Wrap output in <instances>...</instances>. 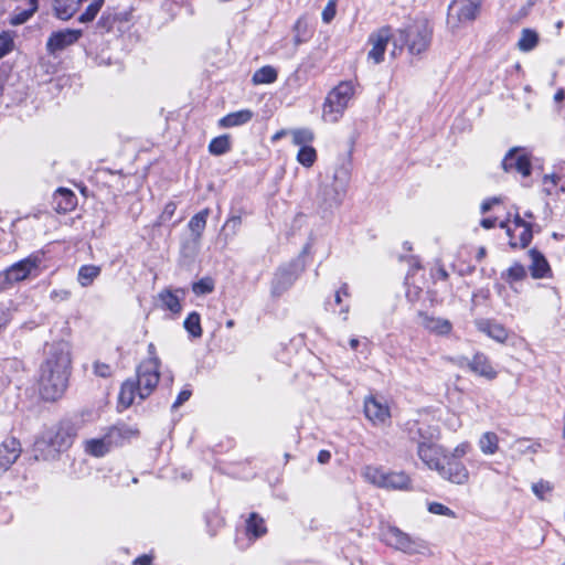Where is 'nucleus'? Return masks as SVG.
I'll return each instance as SVG.
<instances>
[{
    "mask_svg": "<svg viewBox=\"0 0 565 565\" xmlns=\"http://www.w3.org/2000/svg\"><path fill=\"white\" fill-rule=\"evenodd\" d=\"M71 295V291L67 289H54L51 291L50 297L54 301H66Z\"/></svg>",
    "mask_w": 565,
    "mask_h": 565,
    "instance_id": "nucleus-54",
    "label": "nucleus"
},
{
    "mask_svg": "<svg viewBox=\"0 0 565 565\" xmlns=\"http://www.w3.org/2000/svg\"><path fill=\"white\" fill-rule=\"evenodd\" d=\"M231 150V140L227 135L215 137L209 145V151L214 156H221Z\"/></svg>",
    "mask_w": 565,
    "mask_h": 565,
    "instance_id": "nucleus-38",
    "label": "nucleus"
},
{
    "mask_svg": "<svg viewBox=\"0 0 565 565\" xmlns=\"http://www.w3.org/2000/svg\"><path fill=\"white\" fill-rule=\"evenodd\" d=\"M94 373L100 377H108L111 375V367H110V365H108L106 363L95 362L94 363Z\"/></svg>",
    "mask_w": 565,
    "mask_h": 565,
    "instance_id": "nucleus-52",
    "label": "nucleus"
},
{
    "mask_svg": "<svg viewBox=\"0 0 565 565\" xmlns=\"http://www.w3.org/2000/svg\"><path fill=\"white\" fill-rule=\"evenodd\" d=\"M191 394H192V392L190 390H188V388L182 390L179 393L175 402L173 403L172 408L175 409V408L180 407L183 403H185L191 397Z\"/></svg>",
    "mask_w": 565,
    "mask_h": 565,
    "instance_id": "nucleus-55",
    "label": "nucleus"
},
{
    "mask_svg": "<svg viewBox=\"0 0 565 565\" xmlns=\"http://www.w3.org/2000/svg\"><path fill=\"white\" fill-rule=\"evenodd\" d=\"M13 49V39L12 36L3 32L0 34V58L10 53Z\"/></svg>",
    "mask_w": 565,
    "mask_h": 565,
    "instance_id": "nucleus-49",
    "label": "nucleus"
},
{
    "mask_svg": "<svg viewBox=\"0 0 565 565\" xmlns=\"http://www.w3.org/2000/svg\"><path fill=\"white\" fill-rule=\"evenodd\" d=\"M254 117V113L249 109H242L238 111L230 113L218 120V126L222 128H232L247 124Z\"/></svg>",
    "mask_w": 565,
    "mask_h": 565,
    "instance_id": "nucleus-25",
    "label": "nucleus"
},
{
    "mask_svg": "<svg viewBox=\"0 0 565 565\" xmlns=\"http://www.w3.org/2000/svg\"><path fill=\"white\" fill-rule=\"evenodd\" d=\"M391 39L392 30L390 26H383L371 33L369 43L372 45V49L367 56L375 64H379L384 60V53Z\"/></svg>",
    "mask_w": 565,
    "mask_h": 565,
    "instance_id": "nucleus-14",
    "label": "nucleus"
},
{
    "mask_svg": "<svg viewBox=\"0 0 565 565\" xmlns=\"http://www.w3.org/2000/svg\"><path fill=\"white\" fill-rule=\"evenodd\" d=\"M561 177L556 173H552V174H545L543 177V183L546 184L547 182H551L552 185H556L559 181H561Z\"/></svg>",
    "mask_w": 565,
    "mask_h": 565,
    "instance_id": "nucleus-60",
    "label": "nucleus"
},
{
    "mask_svg": "<svg viewBox=\"0 0 565 565\" xmlns=\"http://www.w3.org/2000/svg\"><path fill=\"white\" fill-rule=\"evenodd\" d=\"M407 433L411 441L420 446L440 439V429L436 425L426 423L413 422L407 424Z\"/></svg>",
    "mask_w": 565,
    "mask_h": 565,
    "instance_id": "nucleus-11",
    "label": "nucleus"
},
{
    "mask_svg": "<svg viewBox=\"0 0 565 565\" xmlns=\"http://www.w3.org/2000/svg\"><path fill=\"white\" fill-rule=\"evenodd\" d=\"M104 0H94L86 10L79 15L78 21L82 23L90 22L95 19L103 7Z\"/></svg>",
    "mask_w": 565,
    "mask_h": 565,
    "instance_id": "nucleus-44",
    "label": "nucleus"
},
{
    "mask_svg": "<svg viewBox=\"0 0 565 565\" xmlns=\"http://www.w3.org/2000/svg\"><path fill=\"white\" fill-rule=\"evenodd\" d=\"M523 226H531V224L525 222L519 214H516L514 217V228L513 230H518Z\"/></svg>",
    "mask_w": 565,
    "mask_h": 565,
    "instance_id": "nucleus-63",
    "label": "nucleus"
},
{
    "mask_svg": "<svg viewBox=\"0 0 565 565\" xmlns=\"http://www.w3.org/2000/svg\"><path fill=\"white\" fill-rule=\"evenodd\" d=\"M331 459V454L328 450H320L318 454V461L322 465L328 463Z\"/></svg>",
    "mask_w": 565,
    "mask_h": 565,
    "instance_id": "nucleus-62",
    "label": "nucleus"
},
{
    "mask_svg": "<svg viewBox=\"0 0 565 565\" xmlns=\"http://www.w3.org/2000/svg\"><path fill=\"white\" fill-rule=\"evenodd\" d=\"M477 328L479 331L486 333L489 338L503 343L508 339V331L507 329L497 322H493L488 319H482L476 322Z\"/></svg>",
    "mask_w": 565,
    "mask_h": 565,
    "instance_id": "nucleus-23",
    "label": "nucleus"
},
{
    "mask_svg": "<svg viewBox=\"0 0 565 565\" xmlns=\"http://www.w3.org/2000/svg\"><path fill=\"white\" fill-rule=\"evenodd\" d=\"M241 224H242V217L238 215H235V216L230 217L226 221L225 225L228 227L232 226L233 232L235 233L238 230V227L241 226Z\"/></svg>",
    "mask_w": 565,
    "mask_h": 565,
    "instance_id": "nucleus-58",
    "label": "nucleus"
},
{
    "mask_svg": "<svg viewBox=\"0 0 565 565\" xmlns=\"http://www.w3.org/2000/svg\"><path fill=\"white\" fill-rule=\"evenodd\" d=\"M419 318H420V324L429 332H433V333H436L439 335H445V334L450 333V331H451L452 326H451L450 321L447 319L430 317V316H428L426 313H422V312L419 313Z\"/></svg>",
    "mask_w": 565,
    "mask_h": 565,
    "instance_id": "nucleus-22",
    "label": "nucleus"
},
{
    "mask_svg": "<svg viewBox=\"0 0 565 565\" xmlns=\"http://www.w3.org/2000/svg\"><path fill=\"white\" fill-rule=\"evenodd\" d=\"M158 298L161 302V307L173 312L180 313L182 310V306L179 297L175 292L170 289H163L159 292Z\"/></svg>",
    "mask_w": 565,
    "mask_h": 565,
    "instance_id": "nucleus-30",
    "label": "nucleus"
},
{
    "mask_svg": "<svg viewBox=\"0 0 565 565\" xmlns=\"http://www.w3.org/2000/svg\"><path fill=\"white\" fill-rule=\"evenodd\" d=\"M317 159V152L315 148L309 146H303L300 148L297 160L299 163H301L303 167H311Z\"/></svg>",
    "mask_w": 565,
    "mask_h": 565,
    "instance_id": "nucleus-43",
    "label": "nucleus"
},
{
    "mask_svg": "<svg viewBox=\"0 0 565 565\" xmlns=\"http://www.w3.org/2000/svg\"><path fill=\"white\" fill-rule=\"evenodd\" d=\"M122 20L121 14L110 9L103 12L102 17L97 22V28L104 32L110 31L117 21Z\"/></svg>",
    "mask_w": 565,
    "mask_h": 565,
    "instance_id": "nucleus-40",
    "label": "nucleus"
},
{
    "mask_svg": "<svg viewBox=\"0 0 565 565\" xmlns=\"http://www.w3.org/2000/svg\"><path fill=\"white\" fill-rule=\"evenodd\" d=\"M277 71L270 65H266L257 70L252 78L255 85L271 84L277 79Z\"/></svg>",
    "mask_w": 565,
    "mask_h": 565,
    "instance_id": "nucleus-37",
    "label": "nucleus"
},
{
    "mask_svg": "<svg viewBox=\"0 0 565 565\" xmlns=\"http://www.w3.org/2000/svg\"><path fill=\"white\" fill-rule=\"evenodd\" d=\"M500 227L502 228H505L507 230V234L508 236L510 237V246L512 248H515L518 246L524 248L526 247L531 241H532V225L531 226H523V227H520L521 228V232L518 236V238L515 237L514 235V231L515 230H512L511 227L508 226L507 222H501L500 223Z\"/></svg>",
    "mask_w": 565,
    "mask_h": 565,
    "instance_id": "nucleus-24",
    "label": "nucleus"
},
{
    "mask_svg": "<svg viewBox=\"0 0 565 565\" xmlns=\"http://www.w3.org/2000/svg\"><path fill=\"white\" fill-rule=\"evenodd\" d=\"M480 450L484 455H494L499 449V437L495 433L487 431L479 439Z\"/></svg>",
    "mask_w": 565,
    "mask_h": 565,
    "instance_id": "nucleus-36",
    "label": "nucleus"
},
{
    "mask_svg": "<svg viewBox=\"0 0 565 565\" xmlns=\"http://www.w3.org/2000/svg\"><path fill=\"white\" fill-rule=\"evenodd\" d=\"M539 44V34L532 29H523L518 41V49L521 52H530Z\"/></svg>",
    "mask_w": 565,
    "mask_h": 565,
    "instance_id": "nucleus-33",
    "label": "nucleus"
},
{
    "mask_svg": "<svg viewBox=\"0 0 565 565\" xmlns=\"http://www.w3.org/2000/svg\"><path fill=\"white\" fill-rule=\"evenodd\" d=\"M82 36L81 30L65 29L62 31L53 32L46 42V51L50 54L63 51L64 49L76 43Z\"/></svg>",
    "mask_w": 565,
    "mask_h": 565,
    "instance_id": "nucleus-13",
    "label": "nucleus"
},
{
    "mask_svg": "<svg viewBox=\"0 0 565 565\" xmlns=\"http://www.w3.org/2000/svg\"><path fill=\"white\" fill-rule=\"evenodd\" d=\"M214 290V280L211 277H204L192 285V291L196 296L211 294Z\"/></svg>",
    "mask_w": 565,
    "mask_h": 565,
    "instance_id": "nucleus-45",
    "label": "nucleus"
},
{
    "mask_svg": "<svg viewBox=\"0 0 565 565\" xmlns=\"http://www.w3.org/2000/svg\"><path fill=\"white\" fill-rule=\"evenodd\" d=\"M502 169L505 172L516 171L522 177H530L532 173V164L530 157L524 148H511L502 160Z\"/></svg>",
    "mask_w": 565,
    "mask_h": 565,
    "instance_id": "nucleus-8",
    "label": "nucleus"
},
{
    "mask_svg": "<svg viewBox=\"0 0 565 565\" xmlns=\"http://www.w3.org/2000/svg\"><path fill=\"white\" fill-rule=\"evenodd\" d=\"M82 0H54V12L61 20L71 19L78 10Z\"/></svg>",
    "mask_w": 565,
    "mask_h": 565,
    "instance_id": "nucleus-28",
    "label": "nucleus"
},
{
    "mask_svg": "<svg viewBox=\"0 0 565 565\" xmlns=\"http://www.w3.org/2000/svg\"><path fill=\"white\" fill-rule=\"evenodd\" d=\"M428 511L430 513L437 514V515H444V516H448L451 519L457 518V514L455 513V511H452L451 509H449L448 507H446L439 502H430L428 504Z\"/></svg>",
    "mask_w": 565,
    "mask_h": 565,
    "instance_id": "nucleus-48",
    "label": "nucleus"
},
{
    "mask_svg": "<svg viewBox=\"0 0 565 565\" xmlns=\"http://www.w3.org/2000/svg\"><path fill=\"white\" fill-rule=\"evenodd\" d=\"M534 4H535V0H529L526 2V4L523 6L519 10V13H518L519 18L522 19V18L526 17Z\"/></svg>",
    "mask_w": 565,
    "mask_h": 565,
    "instance_id": "nucleus-59",
    "label": "nucleus"
},
{
    "mask_svg": "<svg viewBox=\"0 0 565 565\" xmlns=\"http://www.w3.org/2000/svg\"><path fill=\"white\" fill-rule=\"evenodd\" d=\"M527 276V270L524 265L515 262L505 271L501 274V278L509 285L513 282L524 280Z\"/></svg>",
    "mask_w": 565,
    "mask_h": 565,
    "instance_id": "nucleus-32",
    "label": "nucleus"
},
{
    "mask_svg": "<svg viewBox=\"0 0 565 565\" xmlns=\"http://www.w3.org/2000/svg\"><path fill=\"white\" fill-rule=\"evenodd\" d=\"M455 7H457V20L460 23L475 21L480 11V2L473 0H455L449 6V10Z\"/></svg>",
    "mask_w": 565,
    "mask_h": 565,
    "instance_id": "nucleus-20",
    "label": "nucleus"
},
{
    "mask_svg": "<svg viewBox=\"0 0 565 565\" xmlns=\"http://www.w3.org/2000/svg\"><path fill=\"white\" fill-rule=\"evenodd\" d=\"M349 181V171L341 167L334 172V184L323 190V200L329 207L339 206L345 194V186Z\"/></svg>",
    "mask_w": 565,
    "mask_h": 565,
    "instance_id": "nucleus-10",
    "label": "nucleus"
},
{
    "mask_svg": "<svg viewBox=\"0 0 565 565\" xmlns=\"http://www.w3.org/2000/svg\"><path fill=\"white\" fill-rule=\"evenodd\" d=\"M294 282V277L288 270H280L273 280L271 291L275 296L281 295Z\"/></svg>",
    "mask_w": 565,
    "mask_h": 565,
    "instance_id": "nucleus-35",
    "label": "nucleus"
},
{
    "mask_svg": "<svg viewBox=\"0 0 565 565\" xmlns=\"http://www.w3.org/2000/svg\"><path fill=\"white\" fill-rule=\"evenodd\" d=\"M499 203H500L499 198H489L482 202L481 212L487 213L492 209L493 205L499 204Z\"/></svg>",
    "mask_w": 565,
    "mask_h": 565,
    "instance_id": "nucleus-57",
    "label": "nucleus"
},
{
    "mask_svg": "<svg viewBox=\"0 0 565 565\" xmlns=\"http://www.w3.org/2000/svg\"><path fill=\"white\" fill-rule=\"evenodd\" d=\"M45 358L39 371V392L43 399L55 402L68 386L71 374V347L66 341H57L45 347Z\"/></svg>",
    "mask_w": 565,
    "mask_h": 565,
    "instance_id": "nucleus-1",
    "label": "nucleus"
},
{
    "mask_svg": "<svg viewBox=\"0 0 565 565\" xmlns=\"http://www.w3.org/2000/svg\"><path fill=\"white\" fill-rule=\"evenodd\" d=\"M138 431L132 429L126 424H118L113 427H109L106 434L104 435L109 448H114L122 445L125 441L131 439L137 436Z\"/></svg>",
    "mask_w": 565,
    "mask_h": 565,
    "instance_id": "nucleus-19",
    "label": "nucleus"
},
{
    "mask_svg": "<svg viewBox=\"0 0 565 565\" xmlns=\"http://www.w3.org/2000/svg\"><path fill=\"white\" fill-rule=\"evenodd\" d=\"M36 10H38V6H34V3L30 4V9L23 10L20 13L15 14L12 18L11 23L13 25H19V24L26 22Z\"/></svg>",
    "mask_w": 565,
    "mask_h": 565,
    "instance_id": "nucleus-50",
    "label": "nucleus"
},
{
    "mask_svg": "<svg viewBox=\"0 0 565 565\" xmlns=\"http://www.w3.org/2000/svg\"><path fill=\"white\" fill-rule=\"evenodd\" d=\"M294 43L295 45H300L303 42H307L311 35L308 22L305 18H299L294 26Z\"/></svg>",
    "mask_w": 565,
    "mask_h": 565,
    "instance_id": "nucleus-39",
    "label": "nucleus"
},
{
    "mask_svg": "<svg viewBox=\"0 0 565 565\" xmlns=\"http://www.w3.org/2000/svg\"><path fill=\"white\" fill-rule=\"evenodd\" d=\"M40 258L38 256H29L7 268L3 273V281L7 285H13L30 277L38 270Z\"/></svg>",
    "mask_w": 565,
    "mask_h": 565,
    "instance_id": "nucleus-7",
    "label": "nucleus"
},
{
    "mask_svg": "<svg viewBox=\"0 0 565 565\" xmlns=\"http://www.w3.org/2000/svg\"><path fill=\"white\" fill-rule=\"evenodd\" d=\"M465 362L470 371L480 376H483L488 380H493L497 377L495 370L492 367L489 359L483 353H476L471 360L463 358L459 361V365L463 366Z\"/></svg>",
    "mask_w": 565,
    "mask_h": 565,
    "instance_id": "nucleus-18",
    "label": "nucleus"
},
{
    "mask_svg": "<svg viewBox=\"0 0 565 565\" xmlns=\"http://www.w3.org/2000/svg\"><path fill=\"white\" fill-rule=\"evenodd\" d=\"M531 258L530 271L534 279L550 278L552 269L545 256L535 248L529 250Z\"/></svg>",
    "mask_w": 565,
    "mask_h": 565,
    "instance_id": "nucleus-21",
    "label": "nucleus"
},
{
    "mask_svg": "<svg viewBox=\"0 0 565 565\" xmlns=\"http://www.w3.org/2000/svg\"><path fill=\"white\" fill-rule=\"evenodd\" d=\"M184 329L193 338H200L202 335L201 318L195 311L191 312L183 322Z\"/></svg>",
    "mask_w": 565,
    "mask_h": 565,
    "instance_id": "nucleus-41",
    "label": "nucleus"
},
{
    "mask_svg": "<svg viewBox=\"0 0 565 565\" xmlns=\"http://www.w3.org/2000/svg\"><path fill=\"white\" fill-rule=\"evenodd\" d=\"M495 218H483L481 221V226L487 230L492 228L495 225Z\"/></svg>",
    "mask_w": 565,
    "mask_h": 565,
    "instance_id": "nucleus-64",
    "label": "nucleus"
},
{
    "mask_svg": "<svg viewBox=\"0 0 565 565\" xmlns=\"http://www.w3.org/2000/svg\"><path fill=\"white\" fill-rule=\"evenodd\" d=\"M363 478L379 487L392 490H409L412 489V480L408 475L403 471H388L381 467L366 466L362 471Z\"/></svg>",
    "mask_w": 565,
    "mask_h": 565,
    "instance_id": "nucleus-5",
    "label": "nucleus"
},
{
    "mask_svg": "<svg viewBox=\"0 0 565 565\" xmlns=\"http://www.w3.org/2000/svg\"><path fill=\"white\" fill-rule=\"evenodd\" d=\"M100 267L96 265H83L78 269L77 281L82 287L90 286L100 275Z\"/></svg>",
    "mask_w": 565,
    "mask_h": 565,
    "instance_id": "nucleus-31",
    "label": "nucleus"
},
{
    "mask_svg": "<svg viewBox=\"0 0 565 565\" xmlns=\"http://www.w3.org/2000/svg\"><path fill=\"white\" fill-rule=\"evenodd\" d=\"M553 484L546 480H540L532 484V491L540 500H545L546 497L553 491Z\"/></svg>",
    "mask_w": 565,
    "mask_h": 565,
    "instance_id": "nucleus-47",
    "label": "nucleus"
},
{
    "mask_svg": "<svg viewBox=\"0 0 565 565\" xmlns=\"http://www.w3.org/2000/svg\"><path fill=\"white\" fill-rule=\"evenodd\" d=\"M76 434L77 428L75 424L70 420H63L49 437V443L55 450L61 451L72 445Z\"/></svg>",
    "mask_w": 565,
    "mask_h": 565,
    "instance_id": "nucleus-15",
    "label": "nucleus"
},
{
    "mask_svg": "<svg viewBox=\"0 0 565 565\" xmlns=\"http://www.w3.org/2000/svg\"><path fill=\"white\" fill-rule=\"evenodd\" d=\"M246 532L254 539H259L267 533L265 520L256 512L249 514L246 520Z\"/></svg>",
    "mask_w": 565,
    "mask_h": 565,
    "instance_id": "nucleus-29",
    "label": "nucleus"
},
{
    "mask_svg": "<svg viewBox=\"0 0 565 565\" xmlns=\"http://www.w3.org/2000/svg\"><path fill=\"white\" fill-rule=\"evenodd\" d=\"M160 361L158 356L148 358L145 360L137 370V393L140 399L148 397L157 387L159 375Z\"/></svg>",
    "mask_w": 565,
    "mask_h": 565,
    "instance_id": "nucleus-6",
    "label": "nucleus"
},
{
    "mask_svg": "<svg viewBox=\"0 0 565 565\" xmlns=\"http://www.w3.org/2000/svg\"><path fill=\"white\" fill-rule=\"evenodd\" d=\"M137 391V385L134 381H126L121 385V390L119 393V403L124 407H129L135 398V392Z\"/></svg>",
    "mask_w": 565,
    "mask_h": 565,
    "instance_id": "nucleus-42",
    "label": "nucleus"
},
{
    "mask_svg": "<svg viewBox=\"0 0 565 565\" xmlns=\"http://www.w3.org/2000/svg\"><path fill=\"white\" fill-rule=\"evenodd\" d=\"M209 215L210 210L203 209L202 211L193 215L189 221L188 227L195 243H198L202 237Z\"/></svg>",
    "mask_w": 565,
    "mask_h": 565,
    "instance_id": "nucleus-27",
    "label": "nucleus"
},
{
    "mask_svg": "<svg viewBox=\"0 0 565 565\" xmlns=\"http://www.w3.org/2000/svg\"><path fill=\"white\" fill-rule=\"evenodd\" d=\"M55 210L66 213L76 206V195L68 189L60 188L54 194Z\"/></svg>",
    "mask_w": 565,
    "mask_h": 565,
    "instance_id": "nucleus-26",
    "label": "nucleus"
},
{
    "mask_svg": "<svg viewBox=\"0 0 565 565\" xmlns=\"http://www.w3.org/2000/svg\"><path fill=\"white\" fill-rule=\"evenodd\" d=\"M21 446L18 439L10 437L0 445V473L7 471L20 457Z\"/></svg>",
    "mask_w": 565,
    "mask_h": 565,
    "instance_id": "nucleus-17",
    "label": "nucleus"
},
{
    "mask_svg": "<svg viewBox=\"0 0 565 565\" xmlns=\"http://www.w3.org/2000/svg\"><path fill=\"white\" fill-rule=\"evenodd\" d=\"M175 210H177V205H175V203H173V202H169V203H168V204H166V206H164V210H163V212H162V214H161V218H162L163 221L170 220V218L173 216V214H174Z\"/></svg>",
    "mask_w": 565,
    "mask_h": 565,
    "instance_id": "nucleus-56",
    "label": "nucleus"
},
{
    "mask_svg": "<svg viewBox=\"0 0 565 565\" xmlns=\"http://www.w3.org/2000/svg\"><path fill=\"white\" fill-rule=\"evenodd\" d=\"M152 557L149 555H141L134 561V565H151Z\"/></svg>",
    "mask_w": 565,
    "mask_h": 565,
    "instance_id": "nucleus-61",
    "label": "nucleus"
},
{
    "mask_svg": "<svg viewBox=\"0 0 565 565\" xmlns=\"http://www.w3.org/2000/svg\"><path fill=\"white\" fill-rule=\"evenodd\" d=\"M444 461L446 463L443 462L436 471L440 478L459 486L469 481V471L462 462L449 457Z\"/></svg>",
    "mask_w": 565,
    "mask_h": 565,
    "instance_id": "nucleus-12",
    "label": "nucleus"
},
{
    "mask_svg": "<svg viewBox=\"0 0 565 565\" xmlns=\"http://www.w3.org/2000/svg\"><path fill=\"white\" fill-rule=\"evenodd\" d=\"M354 93V85L351 81L339 83L328 93L324 99L322 119L331 124L338 122L342 118Z\"/></svg>",
    "mask_w": 565,
    "mask_h": 565,
    "instance_id": "nucleus-2",
    "label": "nucleus"
},
{
    "mask_svg": "<svg viewBox=\"0 0 565 565\" xmlns=\"http://www.w3.org/2000/svg\"><path fill=\"white\" fill-rule=\"evenodd\" d=\"M109 450L110 448L105 436L85 441V451L94 457H103L109 452Z\"/></svg>",
    "mask_w": 565,
    "mask_h": 565,
    "instance_id": "nucleus-34",
    "label": "nucleus"
},
{
    "mask_svg": "<svg viewBox=\"0 0 565 565\" xmlns=\"http://www.w3.org/2000/svg\"><path fill=\"white\" fill-rule=\"evenodd\" d=\"M416 452L424 466L434 471H437L444 460L448 458L446 448L438 441L422 444L416 447Z\"/></svg>",
    "mask_w": 565,
    "mask_h": 565,
    "instance_id": "nucleus-9",
    "label": "nucleus"
},
{
    "mask_svg": "<svg viewBox=\"0 0 565 565\" xmlns=\"http://www.w3.org/2000/svg\"><path fill=\"white\" fill-rule=\"evenodd\" d=\"M335 15V0H330L322 11V20L330 23Z\"/></svg>",
    "mask_w": 565,
    "mask_h": 565,
    "instance_id": "nucleus-51",
    "label": "nucleus"
},
{
    "mask_svg": "<svg viewBox=\"0 0 565 565\" xmlns=\"http://www.w3.org/2000/svg\"><path fill=\"white\" fill-rule=\"evenodd\" d=\"M399 39L407 45L408 52L419 55L426 52L431 42L433 29L425 19L416 20L398 31Z\"/></svg>",
    "mask_w": 565,
    "mask_h": 565,
    "instance_id": "nucleus-4",
    "label": "nucleus"
},
{
    "mask_svg": "<svg viewBox=\"0 0 565 565\" xmlns=\"http://www.w3.org/2000/svg\"><path fill=\"white\" fill-rule=\"evenodd\" d=\"M364 413L374 425H382L391 417L390 408L385 403L370 396L364 401Z\"/></svg>",
    "mask_w": 565,
    "mask_h": 565,
    "instance_id": "nucleus-16",
    "label": "nucleus"
},
{
    "mask_svg": "<svg viewBox=\"0 0 565 565\" xmlns=\"http://www.w3.org/2000/svg\"><path fill=\"white\" fill-rule=\"evenodd\" d=\"M470 449V445L468 443H461L459 444L455 449L454 451L451 452V455H449V458L450 459H454V460H457L463 456L467 455V452L469 451Z\"/></svg>",
    "mask_w": 565,
    "mask_h": 565,
    "instance_id": "nucleus-53",
    "label": "nucleus"
},
{
    "mask_svg": "<svg viewBox=\"0 0 565 565\" xmlns=\"http://www.w3.org/2000/svg\"><path fill=\"white\" fill-rule=\"evenodd\" d=\"M292 141L297 146H307L313 140V132L308 128L295 129L291 131Z\"/></svg>",
    "mask_w": 565,
    "mask_h": 565,
    "instance_id": "nucleus-46",
    "label": "nucleus"
},
{
    "mask_svg": "<svg viewBox=\"0 0 565 565\" xmlns=\"http://www.w3.org/2000/svg\"><path fill=\"white\" fill-rule=\"evenodd\" d=\"M381 540L387 546L408 555L422 554L427 550V543L418 537H413L394 525L383 526Z\"/></svg>",
    "mask_w": 565,
    "mask_h": 565,
    "instance_id": "nucleus-3",
    "label": "nucleus"
}]
</instances>
